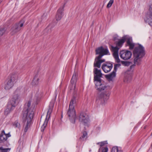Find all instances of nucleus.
<instances>
[{
	"instance_id": "f257e3e1",
	"label": "nucleus",
	"mask_w": 152,
	"mask_h": 152,
	"mask_svg": "<svg viewBox=\"0 0 152 152\" xmlns=\"http://www.w3.org/2000/svg\"><path fill=\"white\" fill-rule=\"evenodd\" d=\"M94 73L95 88L98 92L96 100L98 102H100L102 105H104L109 98L110 93L108 90L102 92L105 90L106 86L104 81L101 79L102 76L101 70L95 68L94 69Z\"/></svg>"
},
{
	"instance_id": "f03ea898",
	"label": "nucleus",
	"mask_w": 152,
	"mask_h": 152,
	"mask_svg": "<svg viewBox=\"0 0 152 152\" xmlns=\"http://www.w3.org/2000/svg\"><path fill=\"white\" fill-rule=\"evenodd\" d=\"M31 101H28L24 105L23 110V122L26 124L24 131L26 132L29 127L34 114V106L31 105Z\"/></svg>"
},
{
	"instance_id": "7ed1b4c3",
	"label": "nucleus",
	"mask_w": 152,
	"mask_h": 152,
	"mask_svg": "<svg viewBox=\"0 0 152 152\" xmlns=\"http://www.w3.org/2000/svg\"><path fill=\"white\" fill-rule=\"evenodd\" d=\"M23 90L22 88L18 87L14 92L11 99L8 102L4 111V114L7 115L14 110L18 103L19 97Z\"/></svg>"
},
{
	"instance_id": "20e7f679",
	"label": "nucleus",
	"mask_w": 152,
	"mask_h": 152,
	"mask_svg": "<svg viewBox=\"0 0 152 152\" xmlns=\"http://www.w3.org/2000/svg\"><path fill=\"white\" fill-rule=\"evenodd\" d=\"M133 54L134 57L133 64L130 66L132 68L134 67L135 64L139 65L141 64L142 59L145 55V50L144 48L141 44H138L137 46L135 47L133 51Z\"/></svg>"
},
{
	"instance_id": "39448f33",
	"label": "nucleus",
	"mask_w": 152,
	"mask_h": 152,
	"mask_svg": "<svg viewBox=\"0 0 152 152\" xmlns=\"http://www.w3.org/2000/svg\"><path fill=\"white\" fill-rule=\"evenodd\" d=\"M75 103V98L73 97L70 102L69 109L67 113L70 121L72 123H75L76 118V112L74 105Z\"/></svg>"
},
{
	"instance_id": "423d86ee",
	"label": "nucleus",
	"mask_w": 152,
	"mask_h": 152,
	"mask_svg": "<svg viewBox=\"0 0 152 152\" xmlns=\"http://www.w3.org/2000/svg\"><path fill=\"white\" fill-rule=\"evenodd\" d=\"M18 76V74L16 72H13L10 74L5 81L4 88L8 90L11 88L17 80Z\"/></svg>"
},
{
	"instance_id": "0eeeda50",
	"label": "nucleus",
	"mask_w": 152,
	"mask_h": 152,
	"mask_svg": "<svg viewBox=\"0 0 152 152\" xmlns=\"http://www.w3.org/2000/svg\"><path fill=\"white\" fill-rule=\"evenodd\" d=\"M96 55H99L96 56L98 58H101L105 55H110L107 48H104L102 46H100L97 48L95 50Z\"/></svg>"
},
{
	"instance_id": "6e6552de",
	"label": "nucleus",
	"mask_w": 152,
	"mask_h": 152,
	"mask_svg": "<svg viewBox=\"0 0 152 152\" xmlns=\"http://www.w3.org/2000/svg\"><path fill=\"white\" fill-rule=\"evenodd\" d=\"M24 23V21L21 20L13 25L11 29V34L13 35L20 31Z\"/></svg>"
},
{
	"instance_id": "1a4fd4ad",
	"label": "nucleus",
	"mask_w": 152,
	"mask_h": 152,
	"mask_svg": "<svg viewBox=\"0 0 152 152\" xmlns=\"http://www.w3.org/2000/svg\"><path fill=\"white\" fill-rule=\"evenodd\" d=\"M53 105H54L53 103H50L49 106V109L47 113V114L43 124L41 127V131L42 132L44 131L45 128L47 125L48 120L50 117V114L52 111Z\"/></svg>"
},
{
	"instance_id": "9d476101",
	"label": "nucleus",
	"mask_w": 152,
	"mask_h": 152,
	"mask_svg": "<svg viewBox=\"0 0 152 152\" xmlns=\"http://www.w3.org/2000/svg\"><path fill=\"white\" fill-rule=\"evenodd\" d=\"M119 55L121 58L123 60H127L131 58L132 53L129 51L123 50L120 52Z\"/></svg>"
},
{
	"instance_id": "9b49d317",
	"label": "nucleus",
	"mask_w": 152,
	"mask_h": 152,
	"mask_svg": "<svg viewBox=\"0 0 152 152\" xmlns=\"http://www.w3.org/2000/svg\"><path fill=\"white\" fill-rule=\"evenodd\" d=\"M79 120L84 125H86L88 121L89 117L85 113L81 112L79 116Z\"/></svg>"
},
{
	"instance_id": "f8f14e48",
	"label": "nucleus",
	"mask_w": 152,
	"mask_h": 152,
	"mask_svg": "<svg viewBox=\"0 0 152 152\" xmlns=\"http://www.w3.org/2000/svg\"><path fill=\"white\" fill-rule=\"evenodd\" d=\"M77 74L74 72L70 81L71 85L70 86V89H75L76 86V83L77 80Z\"/></svg>"
},
{
	"instance_id": "ddd939ff",
	"label": "nucleus",
	"mask_w": 152,
	"mask_h": 152,
	"mask_svg": "<svg viewBox=\"0 0 152 152\" xmlns=\"http://www.w3.org/2000/svg\"><path fill=\"white\" fill-rule=\"evenodd\" d=\"M113 67L112 64L107 62L102 64V68L105 73H108L111 71Z\"/></svg>"
},
{
	"instance_id": "4468645a",
	"label": "nucleus",
	"mask_w": 152,
	"mask_h": 152,
	"mask_svg": "<svg viewBox=\"0 0 152 152\" xmlns=\"http://www.w3.org/2000/svg\"><path fill=\"white\" fill-rule=\"evenodd\" d=\"M65 3L63 6L60 7L58 10L56 15V18L57 21L60 20L62 18L63 15V11H64V8L65 6Z\"/></svg>"
},
{
	"instance_id": "2eb2a0df",
	"label": "nucleus",
	"mask_w": 152,
	"mask_h": 152,
	"mask_svg": "<svg viewBox=\"0 0 152 152\" xmlns=\"http://www.w3.org/2000/svg\"><path fill=\"white\" fill-rule=\"evenodd\" d=\"M7 140L5 131L4 130H3L1 131L0 134V143H3L6 141Z\"/></svg>"
},
{
	"instance_id": "dca6fc26",
	"label": "nucleus",
	"mask_w": 152,
	"mask_h": 152,
	"mask_svg": "<svg viewBox=\"0 0 152 152\" xmlns=\"http://www.w3.org/2000/svg\"><path fill=\"white\" fill-rule=\"evenodd\" d=\"M126 36H124L122 39L119 40L118 41L116 42V46L119 47L120 48L121 47L126 39Z\"/></svg>"
},
{
	"instance_id": "f3484780",
	"label": "nucleus",
	"mask_w": 152,
	"mask_h": 152,
	"mask_svg": "<svg viewBox=\"0 0 152 152\" xmlns=\"http://www.w3.org/2000/svg\"><path fill=\"white\" fill-rule=\"evenodd\" d=\"M116 73L113 71L111 73L105 75V77L106 79L109 81H112L113 78L116 76Z\"/></svg>"
},
{
	"instance_id": "a211bd4d",
	"label": "nucleus",
	"mask_w": 152,
	"mask_h": 152,
	"mask_svg": "<svg viewBox=\"0 0 152 152\" xmlns=\"http://www.w3.org/2000/svg\"><path fill=\"white\" fill-rule=\"evenodd\" d=\"M146 17L148 19L152 18V4L149 6L148 11L146 15Z\"/></svg>"
},
{
	"instance_id": "6ab92c4d",
	"label": "nucleus",
	"mask_w": 152,
	"mask_h": 152,
	"mask_svg": "<svg viewBox=\"0 0 152 152\" xmlns=\"http://www.w3.org/2000/svg\"><path fill=\"white\" fill-rule=\"evenodd\" d=\"M87 133L86 131L83 132L82 135L80 137L79 140L81 141H84L86 140L87 138Z\"/></svg>"
},
{
	"instance_id": "aec40b11",
	"label": "nucleus",
	"mask_w": 152,
	"mask_h": 152,
	"mask_svg": "<svg viewBox=\"0 0 152 152\" xmlns=\"http://www.w3.org/2000/svg\"><path fill=\"white\" fill-rule=\"evenodd\" d=\"M100 58H98V57H96L95 59V61L94 64V67H97L98 68H100L101 66V64L99 59Z\"/></svg>"
},
{
	"instance_id": "412c9836",
	"label": "nucleus",
	"mask_w": 152,
	"mask_h": 152,
	"mask_svg": "<svg viewBox=\"0 0 152 152\" xmlns=\"http://www.w3.org/2000/svg\"><path fill=\"white\" fill-rule=\"evenodd\" d=\"M119 48H118L117 46L114 47L113 46H111V50L113 52V56L118 55V50Z\"/></svg>"
},
{
	"instance_id": "4be33fe9",
	"label": "nucleus",
	"mask_w": 152,
	"mask_h": 152,
	"mask_svg": "<svg viewBox=\"0 0 152 152\" xmlns=\"http://www.w3.org/2000/svg\"><path fill=\"white\" fill-rule=\"evenodd\" d=\"M111 152H122V151L120 147L115 146L112 148Z\"/></svg>"
},
{
	"instance_id": "5701e85b",
	"label": "nucleus",
	"mask_w": 152,
	"mask_h": 152,
	"mask_svg": "<svg viewBox=\"0 0 152 152\" xmlns=\"http://www.w3.org/2000/svg\"><path fill=\"white\" fill-rule=\"evenodd\" d=\"M42 93L38 90L36 93L35 98L36 101L38 100L41 96Z\"/></svg>"
},
{
	"instance_id": "b1692460",
	"label": "nucleus",
	"mask_w": 152,
	"mask_h": 152,
	"mask_svg": "<svg viewBox=\"0 0 152 152\" xmlns=\"http://www.w3.org/2000/svg\"><path fill=\"white\" fill-rule=\"evenodd\" d=\"M39 78L37 75L35 76L32 82V84L33 85H37L39 83Z\"/></svg>"
},
{
	"instance_id": "393cba45",
	"label": "nucleus",
	"mask_w": 152,
	"mask_h": 152,
	"mask_svg": "<svg viewBox=\"0 0 152 152\" xmlns=\"http://www.w3.org/2000/svg\"><path fill=\"white\" fill-rule=\"evenodd\" d=\"M108 150L107 147H100L98 150V152H107Z\"/></svg>"
},
{
	"instance_id": "a878e982",
	"label": "nucleus",
	"mask_w": 152,
	"mask_h": 152,
	"mask_svg": "<svg viewBox=\"0 0 152 152\" xmlns=\"http://www.w3.org/2000/svg\"><path fill=\"white\" fill-rule=\"evenodd\" d=\"M13 126L16 128H20V124L18 122V120H16L13 124Z\"/></svg>"
},
{
	"instance_id": "bb28decb",
	"label": "nucleus",
	"mask_w": 152,
	"mask_h": 152,
	"mask_svg": "<svg viewBox=\"0 0 152 152\" xmlns=\"http://www.w3.org/2000/svg\"><path fill=\"white\" fill-rule=\"evenodd\" d=\"M11 150V148H4L2 147H0V152H8Z\"/></svg>"
},
{
	"instance_id": "cd10ccee",
	"label": "nucleus",
	"mask_w": 152,
	"mask_h": 152,
	"mask_svg": "<svg viewBox=\"0 0 152 152\" xmlns=\"http://www.w3.org/2000/svg\"><path fill=\"white\" fill-rule=\"evenodd\" d=\"M145 20L146 22L149 23V24L150 26H152V19L149 18L148 19L145 16Z\"/></svg>"
},
{
	"instance_id": "c85d7f7f",
	"label": "nucleus",
	"mask_w": 152,
	"mask_h": 152,
	"mask_svg": "<svg viewBox=\"0 0 152 152\" xmlns=\"http://www.w3.org/2000/svg\"><path fill=\"white\" fill-rule=\"evenodd\" d=\"M44 32L50 33L51 31V27L50 25L48 26L44 30Z\"/></svg>"
},
{
	"instance_id": "c756f323",
	"label": "nucleus",
	"mask_w": 152,
	"mask_h": 152,
	"mask_svg": "<svg viewBox=\"0 0 152 152\" xmlns=\"http://www.w3.org/2000/svg\"><path fill=\"white\" fill-rule=\"evenodd\" d=\"M121 65L120 64H115L114 68V70L113 71L116 73L117 70V68L119 67Z\"/></svg>"
},
{
	"instance_id": "7c9ffc66",
	"label": "nucleus",
	"mask_w": 152,
	"mask_h": 152,
	"mask_svg": "<svg viewBox=\"0 0 152 152\" xmlns=\"http://www.w3.org/2000/svg\"><path fill=\"white\" fill-rule=\"evenodd\" d=\"M113 56L115 59L116 62L118 63H119L120 62V60L119 58L118 55H114Z\"/></svg>"
},
{
	"instance_id": "2f4dec72",
	"label": "nucleus",
	"mask_w": 152,
	"mask_h": 152,
	"mask_svg": "<svg viewBox=\"0 0 152 152\" xmlns=\"http://www.w3.org/2000/svg\"><path fill=\"white\" fill-rule=\"evenodd\" d=\"M107 141H104L103 142H98L97 144H100V147H102L103 146H104L105 144H107Z\"/></svg>"
},
{
	"instance_id": "473e14b6",
	"label": "nucleus",
	"mask_w": 152,
	"mask_h": 152,
	"mask_svg": "<svg viewBox=\"0 0 152 152\" xmlns=\"http://www.w3.org/2000/svg\"><path fill=\"white\" fill-rule=\"evenodd\" d=\"M114 2V0H110L107 4V7L109 8L110 7Z\"/></svg>"
},
{
	"instance_id": "72a5a7b5",
	"label": "nucleus",
	"mask_w": 152,
	"mask_h": 152,
	"mask_svg": "<svg viewBox=\"0 0 152 152\" xmlns=\"http://www.w3.org/2000/svg\"><path fill=\"white\" fill-rule=\"evenodd\" d=\"M129 46L130 49L132 50L134 48L135 45L134 43L131 42L128 45Z\"/></svg>"
},
{
	"instance_id": "f704fd0d",
	"label": "nucleus",
	"mask_w": 152,
	"mask_h": 152,
	"mask_svg": "<svg viewBox=\"0 0 152 152\" xmlns=\"http://www.w3.org/2000/svg\"><path fill=\"white\" fill-rule=\"evenodd\" d=\"M121 63L123 65L125 66H128L129 64V62L124 61H121Z\"/></svg>"
},
{
	"instance_id": "c9c22d12",
	"label": "nucleus",
	"mask_w": 152,
	"mask_h": 152,
	"mask_svg": "<svg viewBox=\"0 0 152 152\" xmlns=\"http://www.w3.org/2000/svg\"><path fill=\"white\" fill-rule=\"evenodd\" d=\"M132 42V40L131 38H127V40L126 41V43L128 45L131 43Z\"/></svg>"
},
{
	"instance_id": "e433bc0d",
	"label": "nucleus",
	"mask_w": 152,
	"mask_h": 152,
	"mask_svg": "<svg viewBox=\"0 0 152 152\" xmlns=\"http://www.w3.org/2000/svg\"><path fill=\"white\" fill-rule=\"evenodd\" d=\"M7 139L8 137H9L11 136V135L10 134V133H8V134H6L5 133Z\"/></svg>"
},
{
	"instance_id": "4c0bfd02",
	"label": "nucleus",
	"mask_w": 152,
	"mask_h": 152,
	"mask_svg": "<svg viewBox=\"0 0 152 152\" xmlns=\"http://www.w3.org/2000/svg\"><path fill=\"white\" fill-rule=\"evenodd\" d=\"M99 61L101 64L102 63L104 62L105 61V60L104 59H99Z\"/></svg>"
},
{
	"instance_id": "58836bf2",
	"label": "nucleus",
	"mask_w": 152,
	"mask_h": 152,
	"mask_svg": "<svg viewBox=\"0 0 152 152\" xmlns=\"http://www.w3.org/2000/svg\"><path fill=\"white\" fill-rule=\"evenodd\" d=\"M69 0H65V1H66V2H67V1H68Z\"/></svg>"
},
{
	"instance_id": "ea45409f",
	"label": "nucleus",
	"mask_w": 152,
	"mask_h": 152,
	"mask_svg": "<svg viewBox=\"0 0 152 152\" xmlns=\"http://www.w3.org/2000/svg\"><path fill=\"white\" fill-rule=\"evenodd\" d=\"M151 135H152V133H151Z\"/></svg>"
}]
</instances>
